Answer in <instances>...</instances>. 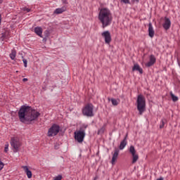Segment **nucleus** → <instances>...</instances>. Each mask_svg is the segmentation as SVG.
Listing matches in <instances>:
<instances>
[{"label": "nucleus", "instance_id": "nucleus-1", "mask_svg": "<svg viewBox=\"0 0 180 180\" xmlns=\"http://www.w3.org/2000/svg\"><path fill=\"white\" fill-rule=\"evenodd\" d=\"M40 116V112L32 108L30 106L22 105L18 111V117L22 123H32L37 120Z\"/></svg>", "mask_w": 180, "mask_h": 180}, {"label": "nucleus", "instance_id": "nucleus-2", "mask_svg": "<svg viewBox=\"0 0 180 180\" xmlns=\"http://www.w3.org/2000/svg\"><path fill=\"white\" fill-rule=\"evenodd\" d=\"M98 20L102 24V27H108L112 25V20H113V15L112 11L108 8H102L98 13Z\"/></svg>", "mask_w": 180, "mask_h": 180}, {"label": "nucleus", "instance_id": "nucleus-3", "mask_svg": "<svg viewBox=\"0 0 180 180\" xmlns=\"http://www.w3.org/2000/svg\"><path fill=\"white\" fill-rule=\"evenodd\" d=\"M137 110L139 112V115H143L146 112V98L144 96L140 94L137 97Z\"/></svg>", "mask_w": 180, "mask_h": 180}, {"label": "nucleus", "instance_id": "nucleus-4", "mask_svg": "<svg viewBox=\"0 0 180 180\" xmlns=\"http://www.w3.org/2000/svg\"><path fill=\"white\" fill-rule=\"evenodd\" d=\"M88 125L83 124V127L79 130L75 131V139L77 143H82L85 139V130H86Z\"/></svg>", "mask_w": 180, "mask_h": 180}, {"label": "nucleus", "instance_id": "nucleus-5", "mask_svg": "<svg viewBox=\"0 0 180 180\" xmlns=\"http://www.w3.org/2000/svg\"><path fill=\"white\" fill-rule=\"evenodd\" d=\"M83 116L86 117H94L95 114L94 113V104L87 103L86 104L82 109Z\"/></svg>", "mask_w": 180, "mask_h": 180}, {"label": "nucleus", "instance_id": "nucleus-6", "mask_svg": "<svg viewBox=\"0 0 180 180\" xmlns=\"http://www.w3.org/2000/svg\"><path fill=\"white\" fill-rule=\"evenodd\" d=\"M60 133V126L53 124L48 131V136L53 137L57 136Z\"/></svg>", "mask_w": 180, "mask_h": 180}, {"label": "nucleus", "instance_id": "nucleus-7", "mask_svg": "<svg viewBox=\"0 0 180 180\" xmlns=\"http://www.w3.org/2000/svg\"><path fill=\"white\" fill-rule=\"evenodd\" d=\"M11 144L13 148V152L18 153L19 151V147H20L19 139L18 137L11 138Z\"/></svg>", "mask_w": 180, "mask_h": 180}, {"label": "nucleus", "instance_id": "nucleus-8", "mask_svg": "<svg viewBox=\"0 0 180 180\" xmlns=\"http://www.w3.org/2000/svg\"><path fill=\"white\" fill-rule=\"evenodd\" d=\"M129 151L132 155V164H136V162H137V161L139 160V155L136 151V148H134V146H131L129 148Z\"/></svg>", "mask_w": 180, "mask_h": 180}, {"label": "nucleus", "instance_id": "nucleus-9", "mask_svg": "<svg viewBox=\"0 0 180 180\" xmlns=\"http://www.w3.org/2000/svg\"><path fill=\"white\" fill-rule=\"evenodd\" d=\"M102 37L105 39V43L106 44H110L112 41V37L110 36V32L109 31H105L101 33Z\"/></svg>", "mask_w": 180, "mask_h": 180}, {"label": "nucleus", "instance_id": "nucleus-10", "mask_svg": "<svg viewBox=\"0 0 180 180\" xmlns=\"http://www.w3.org/2000/svg\"><path fill=\"white\" fill-rule=\"evenodd\" d=\"M119 153H120L119 149L117 148H115V151L112 153V158L111 160V164L112 165H115V163L116 162V160H117V157H119Z\"/></svg>", "mask_w": 180, "mask_h": 180}, {"label": "nucleus", "instance_id": "nucleus-11", "mask_svg": "<svg viewBox=\"0 0 180 180\" xmlns=\"http://www.w3.org/2000/svg\"><path fill=\"white\" fill-rule=\"evenodd\" d=\"M155 61H157L155 56H154V55H150L149 57V61L146 63V66L152 67V65H154V64H155Z\"/></svg>", "mask_w": 180, "mask_h": 180}, {"label": "nucleus", "instance_id": "nucleus-12", "mask_svg": "<svg viewBox=\"0 0 180 180\" xmlns=\"http://www.w3.org/2000/svg\"><path fill=\"white\" fill-rule=\"evenodd\" d=\"M163 28L165 30H169V27H171V20L169 18L165 17V22L162 25Z\"/></svg>", "mask_w": 180, "mask_h": 180}, {"label": "nucleus", "instance_id": "nucleus-13", "mask_svg": "<svg viewBox=\"0 0 180 180\" xmlns=\"http://www.w3.org/2000/svg\"><path fill=\"white\" fill-rule=\"evenodd\" d=\"M154 34H155V32H154V28L153 27V24H151V22H150L148 24V36H149V37H151L153 39V37H154Z\"/></svg>", "mask_w": 180, "mask_h": 180}, {"label": "nucleus", "instance_id": "nucleus-14", "mask_svg": "<svg viewBox=\"0 0 180 180\" xmlns=\"http://www.w3.org/2000/svg\"><path fill=\"white\" fill-rule=\"evenodd\" d=\"M34 33L39 37H43V28L41 27H37L34 29Z\"/></svg>", "mask_w": 180, "mask_h": 180}, {"label": "nucleus", "instance_id": "nucleus-15", "mask_svg": "<svg viewBox=\"0 0 180 180\" xmlns=\"http://www.w3.org/2000/svg\"><path fill=\"white\" fill-rule=\"evenodd\" d=\"M126 146H127V135L120 142V144L119 146L120 150H124V147H126Z\"/></svg>", "mask_w": 180, "mask_h": 180}, {"label": "nucleus", "instance_id": "nucleus-16", "mask_svg": "<svg viewBox=\"0 0 180 180\" xmlns=\"http://www.w3.org/2000/svg\"><path fill=\"white\" fill-rule=\"evenodd\" d=\"M22 169H24L25 172L27 174V178L30 179L32 178V171L29 170V167L27 166H22Z\"/></svg>", "mask_w": 180, "mask_h": 180}, {"label": "nucleus", "instance_id": "nucleus-17", "mask_svg": "<svg viewBox=\"0 0 180 180\" xmlns=\"http://www.w3.org/2000/svg\"><path fill=\"white\" fill-rule=\"evenodd\" d=\"M67 11V7L63 6L59 8H56L54 11V13H56V15H59L60 13H63V12H65Z\"/></svg>", "mask_w": 180, "mask_h": 180}, {"label": "nucleus", "instance_id": "nucleus-18", "mask_svg": "<svg viewBox=\"0 0 180 180\" xmlns=\"http://www.w3.org/2000/svg\"><path fill=\"white\" fill-rule=\"evenodd\" d=\"M132 71H139L140 74H143V68H140V65L137 63L134 64L132 68Z\"/></svg>", "mask_w": 180, "mask_h": 180}, {"label": "nucleus", "instance_id": "nucleus-19", "mask_svg": "<svg viewBox=\"0 0 180 180\" xmlns=\"http://www.w3.org/2000/svg\"><path fill=\"white\" fill-rule=\"evenodd\" d=\"M9 56H10V58H11L12 60H14L16 58V51L12 50Z\"/></svg>", "mask_w": 180, "mask_h": 180}, {"label": "nucleus", "instance_id": "nucleus-20", "mask_svg": "<svg viewBox=\"0 0 180 180\" xmlns=\"http://www.w3.org/2000/svg\"><path fill=\"white\" fill-rule=\"evenodd\" d=\"M170 96L172 97L173 102H176L178 101V96L174 95V94H172V92L170 93Z\"/></svg>", "mask_w": 180, "mask_h": 180}, {"label": "nucleus", "instance_id": "nucleus-21", "mask_svg": "<svg viewBox=\"0 0 180 180\" xmlns=\"http://www.w3.org/2000/svg\"><path fill=\"white\" fill-rule=\"evenodd\" d=\"M111 102L114 106H117V105H119V102H117V100L115 98H112Z\"/></svg>", "mask_w": 180, "mask_h": 180}, {"label": "nucleus", "instance_id": "nucleus-22", "mask_svg": "<svg viewBox=\"0 0 180 180\" xmlns=\"http://www.w3.org/2000/svg\"><path fill=\"white\" fill-rule=\"evenodd\" d=\"M8 150H9V144H8V143H6V144L5 145V147H4V152H5V153H8Z\"/></svg>", "mask_w": 180, "mask_h": 180}, {"label": "nucleus", "instance_id": "nucleus-23", "mask_svg": "<svg viewBox=\"0 0 180 180\" xmlns=\"http://www.w3.org/2000/svg\"><path fill=\"white\" fill-rule=\"evenodd\" d=\"M61 179H63V176H62L61 174H59V175L56 176L53 179V180H61Z\"/></svg>", "mask_w": 180, "mask_h": 180}, {"label": "nucleus", "instance_id": "nucleus-24", "mask_svg": "<svg viewBox=\"0 0 180 180\" xmlns=\"http://www.w3.org/2000/svg\"><path fill=\"white\" fill-rule=\"evenodd\" d=\"M4 167H5V164H4V162H2L0 159V172L1 171V169H4Z\"/></svg>", "mask_w": 180, "mask_h": 180}, {"label": "nucleus", "instance_id": "nucleus-25", "mask_svg": "<svg viewBox=\"0 0 180 180\" xmlns=\"http://www.w3.org/2000/svg\"><path fill=\"white\" fill-rule=\"evenodd\" d=\"M22 62L24 63V67L26 68H27V60H26L25 58L22 59Z\"/></svg>", "mask_w": 180, "mask_h": 180}, {"label": "nucleus", "instance_id": "nucleus-26", "mask_svg": "<svg viewBox=\"0 0 180 180\" xmlns=\"http://www.w3.org/2000/svg\"><path fill=\"white\" fill-rule=\"evenodd\" d=\"M121 2H123V4H130V0H121Z\"/></svg>", "mask_w": 180, "mask_h": 180}, {"label": "nucleus", "instance_id": "nucleus-27", "mask_svg": "<svg viewBox=\"0 0 180 180\" xmlns=\"http://www.w3.org/2000/svg\"><path fill=\"white\" fill-rule=\"evenodd\" d=\"M165 122L164 120H162L161 124L160 125V129H162L164 127Z\"/></svg>", "mask_w": 180, "mask_h": 180}, {"label": "nucleus", "instance_id": "nucleus-28", "mask_svg": "<svg viewBox=\"0 0 180 180\" xmlns=\"http://www.w3.org/2000/svg\"><path fill=\"white\" fill-rule=\"evenodd\" d=\"M23 11L29 13V12H30V8L25 7L23 8Z\"/></svg>", "mask_w": 180, "mask_h": 180}, {"label": "nucleus", "instance_id": "nucleus-29", "mask_svg": "<svg viewBox=\"0 0 180 180\" xmlns=\"http://www.w3.org/2000/svg\"><path fill=\"white\" fill-rule=\"evenodd\" d=\"M62 3L65 5H67V4H68V1H67V0H62Z\"/></svg>", "mask_w": 180, "mask_h": 180}, {"label": "nucleus", "instance_id": "nucleus-30", "mask_svg": "<svg viewBox=\"0 0 180 180\" xmlns=\"http://www.w3.org/2000/svg\"><path fill=\"white\" fill-rule=\"evenodd\" d=\"M104 129L101 128V129L98 130V133H103Z\"/></svg>", "mask_w": 180, "mask_h": 180}, {"label": "nucleus", "instance_id": "nucleus-31", "mask_svg": "<svg viewBox=\"0 0 180 180\" xmlns=\"http://www.w3.org/2000/svg\"><path fill=\"white\" fill-rule=\"evenodd\" d=\"M134 2H136V4H139V2H140V0H133Z\"/></svg>", "mask_w": 180, "mask_h": 180}, {"label": "nucleus", "instance_id": "nucleus-32", "mask_svg": "<svg viewBox=\"0 0 180 180\" xmlns=\"http://www.w3.org/2000/svg\"><path fill=\"white\" fill-rule=\"evenodd\" d=\"M1 22H2V15L0 14V25Z\"/></svg>", "mask_w": 180, "mask_h": 180}, {"label": "nucleus", "instance_id": "nucleus-33", "mask_svg": "<svg viewBox=\"0 0 180 180\" xmlns=\"http://www.w3.org/2000/svg\"><path fill=\"white\" fill-rule=\"evenodd\" d=\"M22 81H23V82H26V81H27V78L22 79Z\"/></svg>", "mask_w": 180, "mask_h": 180}, {"label": "nucleus", "instance_id": "nucleus-34", "mask_svg": "<svg viewBox=\"0 0 180 180\" xmlns=\"http://www.w3.org/2000/svg\"><path fill=\"white\" fill-rule=\"evenodd\" d=\"M157 180H164V178L160 177V178L158 179Z\"/></svg>", "mask_w": 180, "mask_h": 180}, {"label": "nucleus", "instance_id": "nucleus-35", "mask_svg": "<svg viewBox=\"0 0 180 180\" xmlns=\"http://www.w3.org/2000/svg\"><path fill=\"white\" fill-rule=\"evenodd\" d=\"M55 148H56V150H57L58 148V147H57V146L55 145Z\"/></svg>", "mask_w": 180, "mask_h": 180}, {"label": "nucleus", "instance_id": "nucleus-36", "mask_svg": "<svg viewBox=\"0 0 180 180\" xmlns=\"http://www.w3.org/2000/svg\"><path fill=\"white\" fill-rule=\"evenodd\" d=\"M177 61H178L179 65L180 66L179 60L178 59H177Z\"/></svg>", "mask_w": 180, "mask_h": 180}, {"label": "nucleus", "instance_id": "nucleus-37", "mask_svg": "<svg viewBox=\"0 0 180 180\" xmlns=\"http://www.w3.org/2000/svg\"><path fill=\"white\" fill-rule=\"evenodd\" d=\"M0 4H2V0H0Z\"/></svg>", "mask_w": 180, "mask_h": 180}]
</instances>
